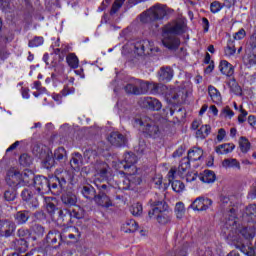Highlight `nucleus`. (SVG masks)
<instances>
[{
    "label": "nucleus",
    "instance_id": "obj_24",
    "mask_svg": "<svg viewBox=\"0 0 256 256\" xmlns=\"http://www.w3.org/2000/svg\"><path fill=\"white\" fill-rule=\"evenodd\" d=\"M53 159L58 163H65L67 161V150L63 147L56 148L53 153Z\"/></svg>",
    "mask_w": 256,
    "mask_h": 256
},
{
    "label": "nucleus",
    "instance_id": "obj_18",
    "mask_svg": "<svg viewBox=\"0 0 256 256\" xmlns=\"http://www.w3.org/2000/svg\"><path fill=\"white\" fill-rule=\"evenodd\" d=\"M94 201L100 207H112L113 202H111V198L107 196L105 192H100L98 195L94 196Z\"/></svg>",
    "mask_w": 256,
    "mask_h": 256
},
{
    "label": "nucleus",
    "instance_id": "obj_38",
    "mask_svg": "<svg viewBox=\"0 0 256 256\" xmlns=\"http://www.w3.org/2000/svg\"><path fill=\"white\" fill-rule=\"evenodd\" d=\"M191 167V162L187 158H183L178 166V174L180 177H183V174L186 173L187 169Z\"/></svg>",
    "mask_w": 256,
    "mask_h": 256
},
{
    "label": "nucleus",
    "instance_id": "obj_62",
    "mask_svg": "<svg viewBox=\"0 0 256 256\" xmlns=\"http://www.w3.org/2000/svg\"><path fill=\"white\" fill-rule=\"evenodd\" d=\"M225 135H227V132L225 129L221 128L218 130V135H217V141L221 143L225 139Z\"/></svg>",
    "mask_w": 256,
    "mask_h": 256
},
{
    "label": "nucleus",
    "instance_id": "obj_32",
    "mask_svg": "<svg viewBox=\"0 0 256 256\" xmlns=\"http://www.w3.org/2000/svg\"><path fill=\"white\" fill-rule=\"evenodd\" d=\"M235 149L234 144H221L216 147L215 151L218 155H227L228 153H231Z\"/></svg>",
    "mask_w": 256,
    "mask_h": 256
},
{
    "label": "nucleus",
    "instance_id": "obj_42",
    "mask_svg": "<svg viewBox=\"0 0 256 256\" xmlns=\"http://www.w3.org/2000/svg\"><path fill=\"white\" fill-rule=\"evenodd\" d=\"M239 147L242 153H248V151L251 149V142H249L247 138L241 137L239 140Z\"/></svg>",
    "mask_w": 256,
    "mask_h": 256
},
{
    "label": "nucleus",
    "instance_id": "obj_49",
    "mask_svg": "<svg viewBox=\"0 0 256 256\" xmlns=\"http://www.w3.org/2000/svg\"><path fill=\"white\" fill-rule=\"evenodd\" d=\"M246 215L250 217L251 221H256V205L250 204L246 208Z\"/></svg>",
    "mask_w": 256,
    "mask_h": 256
},
{
    "label": "nucleus",
    "instance_id": "obj_2",
    "mask_svg": "<svg viewBox=\"0 0 256 256\" xmlns=\"http://www.w3.org/2000/svg\"><path fill=\"white\" fill-rule=\"evenodd\" d=\"M67 181H73L72 174L60 168L55 171V176L51 177L50 180L45 176H36L34 178V189L37 195H47L50 191L53 195H61Z\"/></svg>",
    "mask_w": 256,
    "mask_h": 256
},
{
    "label": "nucleus",
    "instance_id": "obj_39",
    "mask_svg": "<svg viewBox=\"0 0 256 256\" xmlns=\"http://www.w3.org/2000/svg\"><path fill=\"white\" fill-rule=\"evenodd\" d=\"M31 233L29 232V230L25 229V228H21L18 230V236L22 237L20 239V243L24 244L23 247V251H25V249L27 248V241H25L26 239H28V237H30Z\"/></svg>",
    "mask_w": 256,
    "mask_h": 256
},
{
    "label": "nucleus",
    "instance_id": "obj_33",
    "mask_svg": "<svg viewBox=\"0 0 256 256\" xmlns=\"http://www.w3.org/2000/svg\"><path fill=\"white\" fill-rule=\"evenodd\" d=\"M202 183H215V172L211 170H206L201 176L198 177Z\"/></svg>",
    "mask_w": 256,
    "mask_h": 256
},
{
    "label": "nucleus",
    "instance_id": "obj_43",
    "mask_svg": "<svg viewBox=\"0 0 256 256\" xmlns=\"http://www.w3.org/2000/svg\"><path fill=\"white\" fill-rule=\"evenodd\" d=\"M138 92L139 95H147L149 93V82L138 79Z\"/></svg>",
    "mask_w": 256,
    "mask_h": 256
},
{
    "label": "nucleus",
    "instance_id": "obj_34",
    "mask_svg": "<svg viewBox=\"0 0 256 256\" xmlns=\"http://www.w3.org/2000/svg\"><path fill=\"white\" fill-rule=\"evenodd\" d=\"M64 205H77V196L71 192L62 195Z\"/></svg>",
    "mask_w": 256,
    "mask_h": 256
},
{
    "label": "nucleus",
    "instance_id": "obj_51",
    "mask_svg": "<svg viewBox=\"0 0 256 256\" xmlns=\"http://www.w3.org/2000/svg\"><path fill=\"white\" fill-rule=\"evenodd\" d=\"M123 3H125V0H115L110 10V15H115L123 7Z\"/></svg>",
    "mask_w": 256,
    "mask_h": 256
},
{
    "label": "nucleus",
    "instance_id": "obj_45",
    "mask_svg": "<svg viewBox=\"0 0 256 256\" xmlns=\"http://www.w3.org/2000/svg\"><path fill=\"white\" fill-rule=\"evenodd\" d=\"M236 51L237 49H235V42H233L232 40H229L227 47L224 50L226 57H232V55H235Z\"/></svg>",
    "mask_w": 256,
    "mask_h": 256
},
{
    "label": "nucleus",
    "instance_id": "obj_5",
    "mask_svg": "<svg viewBox=\"0 0 256 256\" xmlns=\"http://www.w3.org/2000/svg\"><path fill=\"white\" fill-rule=\"evenodd\" d=\"M135 125H140L143 133L149 137H153L154 139L159 137V134L161 133L157 122L147 116L141 119H136Z\"/></svg>",
    "mask_w": 256,
    "mask_h": 256
},
{
    "label": "nucleus",
    "instance_id": "obj_41",
    "mask_svg": "<svg viewBox=\"0 0 256 256\" xmlns=\"http://www.w3.org/2000/svg\"><path fill=\"white\" fill-rule=\"evenodd\" d=\"M84 159L86 163H93L94 159H97V150L87 149L84 152Z\"/></svg>",
    "mask_w": 256,
    "mask_h": 256
},
{
    "label": "nucleus",
    "instance_id": "obj_46",
    "mask_svg": "<svg viewBox=\"0 0 256 256\" xmlns=\"http://www.w3.org/2000/svg\"><path fill=\"white\" fill-rule=\"evenodd\" d=\"M172 189L175 191V193H183L185 191V184L179 180H174L171 182Z\"/></svg>",
    "mask_w": 256,
    "mask_h": 256
},
{
    "label": "nucleus",
    "instance_id": "obj_37",
    "mask_svg": "<svg viewBox=\"0 0 256 256\" xmlns=\"http://www.w3.org/2000/svg\"><path fill=\"white\" fill-rule=\"evenodd\" d=\"M243 61L245 65H256V54L255 51L251 52V50H246V54L244 55Z\"/></svg>",
    "mask_w": 256,
    "mask_h": 256
},
{
    "label": "nucleus",
    "instance_id": "obj_7",
    "mask_svg": "<svg viewBox=\"0 0 256 256\" xmlns=\"http://www.w3.org/2000/svg\"><path fill=\"white\" fill-rule=\"evenodd\" d=\"M134 53L140 57L147 55H155L159 53V48L155 47V44L149 40H139L133 44Z\"/></svg>",
    "mask_w": 256,
    "mask_h": 256
},
{
    "label": "nucleus",
    "instance_id": "obj_23",
    "mask_svg": "<svg viewBox=\"0 0 256 256\" xmlns=\"http://www.w3.org/2000/svg\"><path fill=\"white\" fill-rule=\"evenodd\" d=\"M219 71L222 75H226V77H231L235 70L233 69V65L229 63L227 60H221L219 64Z\"/></svg>",
    "mask_w": 256,
    "mask_h": 256
},
{
    "label": "nucleus",
    "instance_id": "obj_26",
    "mask_svg": "<svg viewBox=\"0 0 256 256\" xmlns=\"http://www.w3.org/2000/svg\"><path fill=\"white\" fill-rule=\"evenodd\" d=\"M160 81H171L173 79V70L171 67H162L159 71Z\"/></svg>",
    "mask_w": 256,
    "mask_h": 256
},
{
    "label": "nucleus",
    "instance_id": "obj_1",
    "mask_svg": "<svg viewBox=\"0 0 256 256\" xmlns=\"http://www.w3.org/2000/svg\"><path fill=\"white\" fill-rule=\"evenodd\" d=\"M222 235L239 248L243 247V239L251 241V239L255 238V227L241 226L237 222L235 208H231L222 223Z\"/></svg>",
    "mask_w": 256,
    "mask_h": 256
},
{
    "label": "nucleus",
    "instance_id": "obj_6",
    "mask_svg": "<svg viewBox=\"0 0 256 256\" xmlns=\"http://www.w3.org/2000/svg\"><path fill=\"white\" fill-rule=\"evenodd\" d=\"M167 15V11L161 5H155L140 15L141 23L161 21Z\"/></svg>",
    "mask_w": 256,
    "mask_h": 256
},
{
    "label": "nucleus",
    "instance_id": "obj_31",
    "mask_svg": "<svg viewBox=\"0 0 256 256\" xmlns=\"http://www.w3.org/2000/svg\"><path fill=\"white\" fill-rule=\"evenodd\" d=\"M81 194L85 199H95L97 195H95V188L90 184L84 185L81 188Z\"/></svg>",
    "mask_w": 256,
    "mask_h": 256
},
{
    "label": "nucleus",
    "instance_id": "obj_10",
    "mask_svg": "<svg viewBox=\"0 0 256 256\" xmlns=\"http://www.w3.org/2000/svg\"><path fill=\"white\" fill-rule=\"evenodd\" d=\"M6 183L11 189L21 187V173L15 168L8 170L6 175Z\"/></svg>",
    "mask_w": 256,
    "mask_h": 256
},
{
    "label": "nucleus",
    "instance_id": "obj_12",
    "mask_svg": "<svg viewBox=\"0 0 256 256\" xmlns=\"http://www.w3.org/2000/svg\"><path fill=\"white\" fill-rule=\"evenodd\" d=\"M93 169L95 171V177H99L101 181H105L109 177V165L103 161H97L93 164Z\"/></svg>",
    "mask_w": 256,
    "mask_h": 256
},
{
    "label": "nucleus",
    "instance_id": "obj_44",
    "mask_svg": "<svg viewBox=\"0 0 256 256\" xmlns=\"http://www.w3.org/2000/svg\"><path fill=\"white\" fill-rule=\"evenodd\" d=\"M220 117L222 119H233V117H235V112H233L229 106H225L220 112Z\"/></svg>",
    "mask_w": 256,
    "mask_h": 256
},
{
    "label": "nucleus",
    "instance_id": "obj_13",
    "mask_svg": "<svg viewBox=\"0 0 256 256\" xmlns=\"http://www.w3.org/2000/svg\"><path fill=\"white\" fill-rule=\"evenodd\" d=\"M16 227L11 220H0V237H11L15 233Z\"/></svg>",
    "mask_w": 256,
    "mask_h": 256
},
{
    "label": "nucleus",
    "instance_id": "obj_15",
    "mask_svg": "<svg viewBox=\"0 0 256 256\" xmlns=\"http://www.w3.org/2000/svg\"><path fill=\"white\" fill-rule=\"evenodd\" d=\"M142 105L143 107H145L146 109H149L150 111H160L161 107H163V104H161V101L153 97L143 98Z\"/></svg>",
    "mask_w": 256,
    "mask_h": 256
},
{
    "label": "nucleus",
    "instance_id": "obj_58",
    "mask_svg": "<svg viewBox=\"0 0 256 256\" xmlns=\"http://www.w3.org/2000/svg\"><path fill=\"white\" fill-rule=\"evenodd\" d=\"M197 179H199V176L193 172L186 174L187 183H193V181H197Z\"/></svg>",
    "mask_w": 256,
    "mask_h": 256
},
{
    "label": "nucleus",
    "instance_id": "obj_9",
    "mask_svg": "<svg viewBox=\"0 0 256 256\" xmlns=\"http://www.w3.org/2000/svg\"><path fill=\"white\" fill-rule=\"evenodd\" d=\"M135 163H137V156L134 153H126L124 155L123 161L114 162L115 169H132L137 173V167H135Z\"/></svg>",
    "mask_w": 256,
    "mask_h": 256
},
{
    "label": "nucleus",
    "instance_id": "obj_4",
    "mask_svg": "<svg viewBox=\"0 0 256 256\" xmlns=\"http://www.w3.org/2000/svg\"><path fill=\"white\" fill-rule=\"evenodd\" d=\"M152 209L148 212L150 219H155L159 225H168L171 223V211L165 201L150 200Z\"/></svg>",
    "mask_w": 256,
    "mask_h": 256
},
{
    "label": "nucleus",
    "instance_id": "obj_16",
    "mask_svg": "<svg viewBox=\"0 0 256 256\" xmlns=\"http://www.w3.org/2000/svg\"><path fill=\"white\" fill-rule=\"evenodd\" d=\"M109 143L114 147H123L127 143V139L119 132H112L108 137Z\"/></svg>",
    "mask_w": 256,
    "mask_h": 256
},
{
    "label": "nucleus",
    "instance_id": "obj_25",
    "mask_svg": "<svg viewBox=\"0 0 256 256\" xmlns=\"http://www.w3.org/2000/svg\"><path fill=\"white\" fill-rule=\"evenodd\" d=\"M70 165L74 171H80L83 165V156L80 153H74L70 160Z\"/></svg>",
    "mask_w": 256,
    "mask_h": 256
},
{
    "label": "nucleus",
    "instance_id": "obj_61",
    "mask_svg": "<svg viewBox=\"0 0 256 256\" xmlns=\"http://www.w3.org/2000/svg\"><path fill=\"white\" fill-rule=\"evenodd\" d=\"M185 146H180L173 154L172 157L176 158V157H181V155H183L185 153Z\"/></svg>",
    "mask_w": 256,
    "mask_h": 256
},
{
    "label": "nucleus",
    "instance_id": "obj_29",
    "mask_svg": "<svg viewBox=\"0 0 256 256\" xmlns=\"http://www.w3.org/2000/svg\"><path fill=\"white\" fill-rule=\"evenodd\" d=\"M224 169H241V164L235 158H227L222 161Z\"/></svg>",
    "mask_w": 256,
    "mask_h": 256
},
{
    "label": "nucleus",
    "instance_id": "obj_48",
    "mask_svg": "<svg viewBox=\"0 0 256 256\" xmlns=\"http://www.w3.org/2000/svg\"><path fill=\"white\" fill-rule=\"evenodd\" d=\"M17 198V188H11V190H6L4 192V199L6 201H13Z\"/></svg>",
    "mask_w": 256,
    "mask_h": 256
},
{
    "label": "nucleus",
    "instance_id": "obj_36",
    "mask_svg": "<svg viewBox=\"0 0 256 256\" xmlns=\"http://www.w3.org/2000/svg\"><path fill=\"white\" fill-rule=\"evenodd\" d=\"M66 63L71 69H77V67H79V58L77 55H75V53H69L66 56Z\"/></svg>",
    "mask_w": 256,
    "mask_h": 256
},
{
    "label": "nucleus",
    "instance_id": "obj_59",
    "mask_svg": "<svg viewBox=\"0 0 256 256\" xmlns=\"http://www.w3.org/2000/svg\"><path fill=\"white\" fill-rule=\"evenodd\" d=\"M153 183L157 189H160L162 183H163V176L158 175L153 178Z\"/></svg>",
    "mask_w": 256,
    "mask_h": 256
},
{
    "label": "nucleus",
    "instance_id": "obj_21",
    "mask_svg": "<svg viewBox=\"0 0 256 256\" xmlns=\"http://www.w3.org/2000/svg\"><path fill=\"white\" fill-rule=\"evenodd\" d=\"M190 163L195 161H201L203 159V149L194 147L188 151V157L186 158Z\"/></svg>",
    "mask_w": 256,
    "mask_h": 256
},
{
    "label": "nucleus",
    "instance_id": "obj_27",
    "mask_svg": "<svg viewBox=\"0 0 256 256\" xmlns=\"http://www.w3.org/2000/svg\"><path fill=\"white\" fill-rule=\"evenodd\" d=\"M139 229V224L135 220H127L121 227L124 233H135Z\"/></svg>",
    "mask_w": 256,
    "mask_h": 256
},
{
    "label": "nucleus",
    "instance_id": "obj_54",
    "mask_svg": "<svg viewBox=\"0 0 256 256\" xmlns=\"http://www.w3.org/2000/svg\"><path fill=\"white\" fill-rule=\"evenodd\" d=\"M20 164L24 167H29L31 165V158L27 154H22L19 159Z\"/></svg>",
    "mask_w": 256,
    "mask_h": 256
},
{
    "label": "nucleus",
    "instance_id": "obj_11",
    "mask_svg": "<svg viewBox=\"0 0 256 256\" xmlns=\"http://www.w3.org/2000/svg\"><path fill=\"white\" fill-rule=\"evenodd\" d=\"M213 205V200L200 196L197 197L192 204L190 205V209L193 211H207Z\"/></svg>",
    "mask_w": 256,
    "mask_h": 256
},
{
    "label": "nucleus",
    "instance_id": "obj_17",
    "mask_svg": "<svg viewBox=\"0 0 256 256\" xmlns=\"http://www.w3.org/2000/svg\"><path fill=\"white\" fill-rule=\"evenodd\" d=\"M21 197L23 201H26L28 203V207L30 209H37L39 207V202L37 201V198L33 197V194H31V191L28 189H24L21 193Z\"/></svg>",
    "mask_w": 256,
    "mask_h": 256
},
{
    "label": "nucleus",
    "instance_id": "obj_63",
    "mask_svg": "<svg viewBox=\"0 0 256 256\" xmlns=\"http://www.w3.org/2000/svg\"><path fill=\"white\" fill-rule=\"evenodd\" d=\"M202 27L204 29V33H209V27H210L209 19L205 17L202 18Z\"/></svg>",
    "mask_w": 256,
    "mask_h": 256
},
{
    "label": "nucleus",
    "instance_id": "obj_30",
    "mask_svg": "<svg viewBox=\"0 0 256 256\" xmlns=\"http://www.w3.org/2000/svg\"><path fill=\"white\" fill-rule=\"evenodd\" d=\"M208 93L209 97L212 99L213 103H216V105H219L222 101L221 98V92L217 90L214 86H209L208 87Z\"/></svg>",
    "mask_w": 256,
    "mask_h": 256
},
{
    "label": "nucleus",
    "instance_id": "obj_53",
    "mask_svg": "<svg viewBox=\"0 0 256 256\" xmlns=\"http://www.w3.org/2000/svg\"><path fill=\"white\" fill-rule=\"evenodd\" d=\"M223 9V5H221V2L219 1H214L210 4V11L211 13H219Z\"/></svg>",
    "mask_w": 256,
    "mask_h": 256
},
{
    "label": "nucleus",
    "instance_id": "obj_14",
    "mask_svg": "<svg viewBox=\"0 0 256 256\" xmlns=\"http://www.w3.org/2000/svg\"><path fill=\"white\" fill-rule=\"evenodd\" d=\"M127 176H125L122 180V184L124 186H120V189H131V185H141V176L131 172H126Z\"/></svg>",
    "mask_w": 256,
    "mask_h": 256
},
{
    "label": "nucleus",
    "instance_id": "obj_56",
    "mask_svg": "<svg viewBox=\"0 0 256 256\" xmlns=\"http://www.w3.org/2000/svg\"><path fill=\"white\" fill-rule=\"evenodd\" d=\"M245 35H247V32H245V29L241 28L234 34L233 39L235 41H241V39H245Z\"/></svg>",
    "mask_w": 256,
    "mask_h": 256
},
{
    "label": "nucleus",
    "instance_id": "obj_40",
    "mask_svg": "<svg viewBox=\"0 0 256 256\" xmlns=\"http://www.w3.org/2000/svg\"><path fill=\"white\" fill-rule=\"evenodd\" d=\"M174 213L177 219H183L185 216V204L183 202H177L175 205Z\"/></svg>",
    "mask_w": 256,
    "mask_h": 256
},
{
    "label": "nucleus",
    "instance_id": "obj_22",
    "mask_svg": "<svg viewBox=\"0 0 256 256\" xmlns=\"http://www.w3.org/2000/svg\"><path fill=\"white\" fill-rule=\"evenodd\" d=\"M124 90L128 95H139V79H131Z\"/></svg>",
    "mask_w": 256,
    "mask_h": 256
},
{
    "label": "nucleus",
    "instance_id": "obj_52",
    "mask_svg": "<svg viewBox=\"0 0 256 256\" xmlns=\"http://www.w3.org/2000/svg\"><path fill=\"white\" fill-rule=\"evenodd\" d=\"M148 94L149 95H157V94H159V84H157L155 82H149Z\"/></svg>",
    "mask_w": 256,
    "mask_h": 256
},
{
    "label": "nucleus",
    "instance_id": "obj_8",
    "mask_svg": "<svg viewBox=\"0 0 256 256\" xmlns=\"http://www.w3.org/2000/svg\"><path fill=\"white\" fill-rule=\"evenodd\" d=\"M85 213L83 209L76 208V209H63L59 211V221H62L64 225H69V223H73V219H83Z\"/></svg>",
    "mask_w": 256,
    "mask_h": 256
},
{
    "label": "nucleus",
    "instance_id": "obj_28",
    "mask_svg": "<svg viewBox=\"0 0 256 256\" xmlns=\"http://www.w3.org/2000/svg\"><path fill=\"white\" fill-rule=\"evenodd\" d=\"M31 217V212L29 211H19L15 214L14 218L18 225H25L29 218Z\"/></svg>",
    "mask_w": 256,
    "mask_h": 256
},
{
    "label": "nucleus",
    "instance_id": "obj_64",
    "mask_svg": "<svg viewBox=\"0 0 256 256\" xmlns=\"http://www.w3.org/2000/svg\"><path fill=\"white\" fill-rule=\"evenodd\" d=\"M177 171L175 170V168H171L170 171L168 172V181L169 183H173V181H175V173Z\"/></svg>",
    "mask_w": 256,
    "mask_h": 256
},
{
    "label": "nucleus",
    "instance_id": "obj_60",
    "mask_svg": "<svg viewBox=\"0 0 256 256\" xmlns=\"http://www.w3.org/2000/svg\"><path fill=\"white\" fill-rule=\"evenodd\" d=\"M0 9H2V11H9L10 9V5H9V0H0Z\"/></svg>",
    "mask_w": 256,
    "mask_h": 256
},
{
    "label": "nucleus",
    "instance_id": "obj_47",
    "mask_svg": "<svg viewBox=\"0 0 256 256\" xmlns=\"http://www.w3.org/2000/svg\"><path fill=\"white\" fill-rule=\"evenodd\" d=\"M45 43V39L42 36H36L29 41L28 47H41Z\"/></svg>",
    "mask_w": 256,
    "mask_h": 256
},
{
    "label": "nucleus",
    "instance_id": "obj_55",
    "mask_svg": "<svg viewBox=\"0 0 256 256\" xmlns=\"http://www.w3.org/2000/svg\"><path fill=\"white\" fill-rule=\"evenodd\" d=\"M63 97H67V95H73L75 93V88L70 87L69 84H66L61 91Z\"/></svg>",
    "mask_w": 256,
    "mask_h": 256
},
{
    "label": "nucleus",
    "instance_id": "obj_35",
    "mask_svg": "<svg viewBox=\"0 0 256 256\" xmlns=\"http://www.w3.org/2000/svg\"><path fill=\"white\" fill-rule=\"evenodd\" d=\"M210 133H211V126L202 125L200 129L196 131V137L197 139H206V137H209Z\"/></svg>",
    "mask_w": 256,
    "mask_h": 256
},
{
    "label": "nucleus",
    "instance_id": "obj_3",
    "mask_svg": "<svg viewBox=\"0 0 256 256\" xmlns=\"http://www.w3.org/2000/svg\"><path fill=\"white\" fill-rule=\"evenodd\" d=\"M182 33H185V23L174 21L166 24L162 30V45L175 51L181 45V41L175 35H181Z\"/></svg>",
    "mask_w": 256,
    "mask_h": 256
},
{
    "label": "nucleus",
    "instance_id": "obj_20",
    "mask_svg": "<svg viewBox=\"0 0 256 256\" xmlns=\"http://www.w3.org/2000/svg\"><path fill=\"white\" fill-rule=\"evenodd\" d=\"M44 202L47 213H49V215L53 217V215H55V211H57V198L45 197Z\"/></svg>",
    "mask_w": 256,
    "mask_h": 256
},
{
    "label": "nucleus",
    "instance_id": "obj_50",
    "mask_svg": "<svg viewBox=\"0 0 256 256\" xmlns=\"http://www.w3.org/2000/svg\"><path fill=\"white\" fill-rule=\"evenodd\" d=\"M130 211L134 217H139L143 213V206L140 203L133 204Z\"/></svg>",
    "mask_w": 256,
    "mask_h": 256
},
{
    "label": "nucleus",
    "instance_id": "obj_19",
    "mask_svg": "<svg viewBox=\"0 0 256 256\" xmlns=\"http://www.w3.org/2000/svg\"><path fill=\"white\" fill-rule=\"evenodd\" d=\"M35 182V174L31 170H24L20 173V184L21 187H25V185H31V183Z\"/></svg>",
    "mask_w": 256,
    "mask_h": 256
},
{
    "label": "nucleus",
    "instance_id": "obj_57",
    "mask_svg": "<svg viewBox=\"0 0 256 256\" xmlns=\"http://www.w3.org/2000/svg\"><path fill=\"white\" fill-rule=\"evenodd\" d=\"M247 110L243 109V106H240V115L238 116V123H245L247 120Z\"/></svg>",
    "mask_w": 256,
    "mask_h": 256
}]
</instances>
